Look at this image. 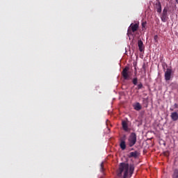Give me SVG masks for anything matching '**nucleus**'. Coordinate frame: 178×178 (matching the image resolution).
<instances>
[{
    "label": "nucleus",
    "mask_w": 178,
    "mask_h": 178,
    "mask_svg": "<svg viewBox=\"0 0 178 178\" xmlns=\"http://www.w3.org/2000/svg\"><path fill=\"white\" fill-rule=\"evenodd\" d=\"M134 173V165L126 163H121L119 165V168L117 171V176L118 177L130 178Z\"/></svg>",
    "instance_id": "nucleus-1"
},
{
    "label": "nucleus",
    "mask_w": 178,
    "mask_h": 178,
    "mask_svg": "<svg viewBox=\"0 0 178 178\" xmlns=\"http://www.w3.org/2000/svg\"><path fill=\"white\" fill-rule=\"evenodd\" d=\"M136 143H137V135L136 134V133L132 132L131 133L128 138V145L129 147H134Z\"/></svg>",
    "instance_id": "nucleus-2"
},
{
    "label": "nucleus",
    "mask_w": 178,
    "mask_h": 178,
    "mask_svg": "<svg viewBox=\"0 0 178 178\" xmlns=\"http://www.w3.org/2000/svg\"><path fill=\"white\" fill-rule=\"evenodd\" d=\"M122 76L124 80H130L131 79V72H130V67L129 66H126L123 69Z\"/></svg>",
    "instance_id": "nucleus-3"
},
{
    "label": "nucleus",
    "mask_w": 178,
    "mask_h": 178,
    "mask_svg": "<svg viewBox=\"0 0 178 178\" xmlns=\"http://www.w3.org/2000/svg\"><path fill=\"white\" fill-rule=\"evenodd\" d=\"M138 24H131L127 31L128 35H133V33H136L138 30Z\"/></svg>",
    "instance_id": "nucleus-4"
},
{
    "label": "nucleus",
    "mask_w": 178,
    "mask_h": 178,
    "mask_svg": "<svg viewBox=\"0 0 178 178\" xmlns=\"http://www.w3.org/2000/svg\"><path fill=\"white\" fill-rule=\"evenodd\" d=\"M161 22L163 23L168 22V19H169V15H168V8H164L163 10V12L161 15Z\"/></svg>",
    "instance_id": "nucleus-5"
},
{
    "label": "nucleus",
    "mask_w": 178,
    "mask_h": 178,
    "mask_svg": "<svg viewBox=\"0 0 178 178\" xmlns=\"http://www.w3.org/2000/svg\"><path fill=\"white\" fill-rule=\"evenodd\" d=\"M154 9L156 10L157 13H162V5L161 4V1H156L154 3Z\"/></svg>",
    "instance_id": "nucleus-6"
},
{
    "label": "nucleus",
    "mask_w": 178,
    "mask_h": 178,
    "mask_svg": "<svg viewBox=\"0 0 178 178\" xmlns=\"http://www.w3.org/2000/svg\"><path fill=\"white\" fill-rule=\"evenodd\" d=\"M172 77V69L168 68L165 72V80L169 81Z\"/></svg>",
    "instance_id": "nucleus-7"
},
{
    "label": "nucleus",
    "mask_w": 178,
    "mask_h": 178,
    "mask_svg": "<svg viewBox=\"0 0 178 178\" xmlns=\"http://www.w3.org/2000/svg\"><path fill=\"white\" fill-rule=\"evenodd\" d=\"M170 118H171L172 122H177L178 113L176 111L171 113Z\"/></svg>",
    "instance_id": "nucleus-8"
},
{
    "label": "nucleus",
    "mask_w": 178,
    "mask_h": 178,
    "mask_svg": "<svg viewBox=\"0 0 178 178\" xmlns=\"http://www.w3.org/2000/svg\"><path fill=\"white\" fill-rule=\"evenodd\" d=\"M138 46L140 52H143L144 51V43L142 42L141 40L138 41Z\"/></svg>",
    "instance_id": "nucleus-9"
},
{
    "label": "nucleus",
    "mask_w": 178,
    "mask_h": 178,
    "mask_svg": "<svg viewBox=\"0 0 178 178\" xmlns=\"http://www.w3.org/2000/svg\"><path fill=\"white\" fill-rule=\"evenodd\" d=\"M122 129L124 131H129V126L127 125V122L126 121H122Z\"/></svg>",
    "instance_id": "nucleus-10"
},
{
    "label": "nucleus",
    "mask_w": 178,
    "mask_h": 178,
    "mask_svg": "<svg viewBox=\"0 0 178 178\" xmlns=\"http://www.w3.org/2000/svg\"><path fill=\"white\" fill-rule=\"evenodd\" d=\"M138 156V152H132L129 153V158H137Z\"/></svg>",
    "instance_id": "nucleus-11"
},
{
    "label": "nucleus",
    "mask_w": 178,
    "mask_h": 178,
    "mask_svg": "<svg viewBox=\"0 0 178 178\" xmlns=\"http://www.w3.org/2000/svg\"><path fill=\"white\" fill-rule=\"evenodd\" d=\"M120 147L122 151H124L126 149V142H120Z\"/></svg>",
    "instance_id": "nucleus-12"
},
{
    "label": "nucleus",
    "mask_w": 178,
    "mask_h": 178,
    "mask_svg": "<svg viewBox=\"0 0 178 178\" xmlns=\"http://www.w3.org/2000/svg\"><path fill=\"white\" fill-rule=\"evenodd\" d=\"M141 104L140 103H136L134 106V109L136 111H141Z\"/></svg>",
    "instance_id": "nucleus-13"
},
{
    "label": "nucleus",
    "mask_w": 178,
    "mask_h": 178,
    "mask_svg": "<svg viewBox=\"0 0 178 178\" xmlns=\"http://www.w3.org/2000/svg\"><path fill=\"white\" fill-rule=\"evenodd\" d=\"M164 8H168V12H169V13H174L175 12V8L172 6H165Z\"/></svg>",
    "instance_id": "nucleus-14"
},
{
    "label": "nucleus",
    "mask_w": 178,
    "mask_h": 178,
    "mask_svg": "<svg viewBox=\"0 0 178 178\" xmlns=\"http://www.w3.org/2000/svg\"><path fill=\"white\" fill-rule=\"evenodd\" d=\"M172 178H178V169L174 170Z\"/></svg>",
    "instance_id": "nucleus-15"
},
{
    "label": "nucleus",
    "mask_w": 178,
    "mask_h": 178,
    "mask_svg": "<svg viewBox=\"0 0 178 178\" xmlns=\"http://www.w3.org/2000/svg\"><path fill=\"white\" fill-rule=\"evenodd\" d=\"M127 137L126 135H123L120 138V143H126Z\"/></svg>",
    "instance_id": "nucleus-16"
},
{
    "label": "nucleus",
    "mask_w": 178,
    "mask_h": 178,
    "mask_svg": "<svg viewBox=\"0 0 178 178\" xmlns=\"http://www.w3.org/2000/svg\"><path fill=\"white\" fill-rule=\"evenodd\" d=\"M138 81V79L137 78H134L133 81H132V83L134 86H137V83Z\"/></svg>",
    "instance_id": "nucleus-17"
},
{
    "label": "nucleus",
    "mask_w": 178,
    "mask_h": 178,
    "mask_svg": "<svg viewBox=\"0 0 178 178\" xmlns=\"http://www.w3.org/2000/svg\"><path fill=\"white\" fill-rule=\"evenodd\" d=\"M101 168H100V172H104V163H102L101 165Z\"/></svg>",
    "instance_id": "nucleus-18"
},
{
    "label": "nucleus",
    "mask_w": 178,
    "mask_h": 178,
    "mask_svg": "<svg viewBox=\"0 0 178 178\" xmlns=\"http://www.w3.org/2000/svg\"><path fill=\"white\" fill-rule=\"evenodd\" d=\"M145 26H147V22H142V27H143V29H145Z\"/></svg>",
    "instance_id": "nucleus-19"
},
{
    "label": "nucleus",
    "mask_w": 178,
    "mask_h": 178,
    "mask_svg": "<svg viewBox=\"0 0 178 178\" xmlns=\"http://www.w3.org/2000/svg\"><path fill=\"white\" fill-rule=\"evenodd\" d=\"M141 88H143V83H140L138 85V90H141Z\"/></svg>",
    "instance_id": "nucleus-20"
},
{
    "label": "nucleus",
    "mask_w": 178,
    "mask_h": 178,
    "mask_svg": "<svg viewBox=\"0 0 178 178\" xmlns=\"http://www.w3.org/2000/svg\"><path fill=\"white\" fill-rule=\"evenodd\" d=\"M154 41H156V42L158 41V35H154Z\"/></svg>",
    "instance_id": "nucleus-21"
},
{
    "label": "nucleus",
    "mask_w": 178,
    "mask_h": 178,
    "mask_svg": "<svg viewBox=\"0 0 178 178\" xmlns=\"http://www.w3.org/2000/svg\"><path fill=\"white\" fill-rule=\"evenodd\" d=\"M174 106H175V108H178L177 104L175 103V104H174Z\"/></svg>",
    "instance_id": "nucleus-22"
},
{
    "label": "nucleus",
    "mask_w": 178,
    "mask_h": 178,
    "mask_svg": "<svg viewBox=\"0 0 178 178\" xmlns=\"http://www.w3.org/2000/svg\"><path fill=\"white\" fill-rule=\"evenodd\" d=\"M177 3H178V0H176Z\"/></svg>",
    "instance_id": "nucleus-23"
},
{
    "label": "nucleus",
    "mask_w": 178,
    "mask_h": 178,
    "mask_svg": "<svg viewBox=\"0 0 178 178\" xmlns=\"http://www.w3.org/2000/svg\"><path fill=\"white\" fill-rule=\"evenodd\" d=\"M170 111H173V109L170 108Z\"/></svg>",
    "instance_id": "nucleus-24"
}]
</instances>
